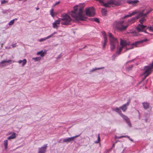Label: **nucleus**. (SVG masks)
<instances>
[{"mask_svg":"<svg viewBox=\"0 0 153 153\" xmlns=\"http://www.w3.org/2000/svg\"><path fill=\"white\" fill-rule=\"evenodd\" d=\"M85 6V4L83 3L74 6V10L70 12L69 13V14L73 18L78 20H84L87 18L86 16H94L95 12L93 7L86 8L85 10V14H83V8Z\"/></svg>","mask_w":153,"mask_h":153,"instance_id":"1","label":"nucleus"},{"mask_svg":"<svg viewBox=\"0 0 153 153\" xmlns=\"http://www.w3.org/2000/svg\"><path fill=\"white\" fill-rule=\"evenodd\" d=\"M152 10V9L147 7H145L141 9H137L132 12H129L128 14L124 16L123 18L129 17L134 16L135 14H137V18H140L142 17H146L147 15Z\"/></svg>","mask_w":153,"mask_h":153,"instance_id":"2","label":"nucleus"},{"mask_svg":"<svg viewBox=\"0 0 153 153\" xmlns=\"http://www.w3.org/2000/svg\"><path fill=\"white\" fill-rule=\"evenodd\" d=\"M143 42V41H140L130 44L129 42L120 39V46L117 47V49L118 50L116 52V54H119L123 48L125 49V51H126L128 49H132L134 47H137V45L140 43H142Z\"/></svg>","mask_w":153,"mask_h":153,"instance_id":"3","label":"nucleus"},{"mask_svg":"<svg viewBox=\"0 0 153 153\" xmlns=\"http://www.w3.org/2000/svg\"><path fill=\"white\" fill-rule=\"evenodd\" d=\"M71 20V19L69 15L65 13H63L61 15V18L59 20H56L53 22V25L54 26L55 24L58 25L60 24L61 21H62V22L61 23L62 25H67L69 24Z\"/></svg>","mask_w":153,"mask_h":153,"instance_id":"4","label":"nucleus"},{"mask_svg":"<svg viewBox=\"0 0 153 153\" xmlns=\"http://www.w3.org/2000/svg\"><path fill=\"white\" fill-rule=\"evenodd\" d=\"M123 17L122 18V19H120L119 21L114 22L113 24L114 28L118 30L121 31H124L126 30L128 26V25H123V23L124 21L122 19L125 18H124Z\"/></svg>","mask_w":153,"mask_h":153,"instance_id":"5","label":"nucleus"},{"mask_svg":"<svg viewBox=\"0 0 153 153\" xmlns=\"http://www.w3.org/2000/svg\"><path fill=\"white\" fill-rule=\"evenodd\" d=\"M108 36L110 41V48L111 51L114 50L116 47L118 45V42L117 38L114 37L112 34L109 32H108Z\"/></svg>","mask_w":153,"mask_h":153,"instance_id":"6","label":"nucleus"},{"mask_svg":"<svg viewBox=\"0 0 153 153\" xmlns=\"http://www.w3.org/2000/svg\"><path fill=\"white\" fill-rule=\"evenodd\" d=\"M153 68V62L151 64H149V65L144 67V71L141 74V75H144V77L142 79V81L151 73Z\"/></svg>","mask_w":153,"mask_h":153,"instance_id":"7","label":"nucleus"},{"mask_svg":"<svg viewBox=\"0 0 153 153\" xmlns=\"http://www.w3.org/2000/svg\"><path fill=\"white\" fill-rule=\"evenodd\" d=\"M98 1L99 2L101 3L102 5L105 7H110L112 6V5H120L119 3H117L116 1L110 0L106 3H104L103 1V0H96Z\"/></svg>","mask_w":153,"mask_h":153,"instance_id":"8","label":"nucleus"},{"mask_svg":"<svg viewBox=\"0 0 153 153\" xmlns=\"http://www.w3.org/2000/svg\"><path fill=\"white\" fill-rule=\"evenodd\" d=\"M46 53V51H45L43 52V51H39L36 53V55H39L40 54V57H33L32 58V59L34 60L35 62L39 61L41 60V57H43L44 56Z\"/></svg>","mask_w":153,"mask_h":153,"instance_id":"9","label":"nucleus"},{"mask_svg":"<svg viewBox=\"0 0 153 153\" xmlns=\"http://www.w3.org/2000/svg\"><path fill=\"white\" fill-rule=\"evenodd\" d=\"M47 147V144L44 145L43 146L39 148L38 153H45Z\"/></svg>","mask_w":153,"mask_h":153,"instance_id":"10","label":"nucleus"},{"mask_svg":"<svg viewBox=\"0 0 153 153\" xmlns=\"http://www.w3.org/2000/svg\"><path fill=\"white\" fill-rule=\"evenodd\" d=\"M139 1L138 0H127L126 2L129 4H131L132 5L135 6L137 5V4L138 3Z\"/></svg>","mask_w":153,"mask_h":153,"instance_id":"11","label":"nucleus"},{"mask_svg":"<svg viewBox=\"0 0 153 153\" xmlns=\"http://www.w3.org/2000/svg\"><path fill=\"white\" fill-rule=\"evenodd\" d=\"M121 117L123 118V119L126 121V122L127 123L128 126L130 127L131 126V124L128 118L126 116L124 115L123 114H121Z\"/></svg>","mask_w":153,"mask_h":153,"instance_id":"12","label":"nucleus"},{"mask_svg":"<svg viewBox=\"0 0 153 153\" xmlns=\"http://www.w3.org/2000/svg\"><path fill=\"white\" fill-rule=\"evenodd\" d=\"M146 27V26H144L142 24H139L137 27V29L138 32H143Z\"/></svg>","mask_w":153,"mask_h":153,"instance_id":"13","label":"nucleus"},{"mask_svg":"<svg viewBox=\"0 0 153 153\" xmlns=\"http://www.w3.org/2000/svg\"><path fill=\"white\" fill-rule=\"evenodd\" d=\"M129 103V101L128 102L126 103L120 107V108L123 111H125L127 109V107Z\"/></svg>","mask_w":153,"mask_h":153,"instance_id":"14","label":"nucleus"},{"mask_svg":"<svg viewBox=\"0 0 153 153\" xmlns=\"http://www.w3.org/2000/svg\"><path fill=\"white\" fill-rule=\"evenodd\" d=\"M102 34L103 38L104 39V43L103 44V48H104L105 46V45L107 42V38L106 37V33L104 31H102Z\"/></svg>","mask_w":153,"mask_h":153,"instance_id":"15","label":"nucleus"},{"mask_svg":"<svg viewBox=\"0 0 153 153\" xmlns=\"http://www.w3.org/2000/svg\"><path fill=\"white\" fill-rule=\"evenodd\" d=\"M27 61L26 59H24L23 60H19L18 62L20 64H21V66L22 67H24L25 65L26 64Z\"/></svg>","mask_w":153,"mask_h":153,"instance_id":"16","label":"nucleus"},{"mask_svg":"<svg viewBox=\"0 0 153 153\" xmlns=\"http://www.w3.org/2000/svg\"><path fill=\"white\" fill-rule=\"evenodd\" d=\"M72 141H73V140L72 137L64 138L62 140L63 142V143H68Z\"/></svg>","mask_w":153,"mask_h":153,"instance_id":"17","label":"nucleus"},{"mask_svg":"<svg viewBox=\"0 0 153 153\" xmlns=\"http://www.w3.org/2000/svg\"><path fill=\"white\" fill-rule=\"evenodd\" d=\"M137 15L135 17H133L132 19L128 20V22L131 24L134 23L136 19H137L139 18H137Z\"/></svg>","mask_w":153,"mask_h":153,"instance_id":"18","label":"nucleus"},{"mask_svg":"<svg viewBox=\"0 0 153 153\" xmlns=\"http://www.w3.org/2000/svg\"><path fill=\"white\" fill-rule=\"evenodd\" d=\"M6 65V63L5 60L0 62V68H2Z\"/></svg>","mask_w":153,"mask_h":153,"instance_id":"19","label":"nucleus"},{"mask_svg":"<svg viewBox=\"0 0 153 153\" xmlns=\"http://www.w3.org/2000/svg\"><path fill=\"white\" fill-rule=\"evenodd\" d=\"M16 137V133L13 132L12 134L11 135L8 137H7V139L10 140V139H13L15 138Z\"/></svg>","mask_w":153,"mask_h":153,"instance_id":"20","label":"nucleus"},{"mask_svg":"<svg viewBox=\"0 0 153 153\" xmlns=\"http://www.w3.org/2000/svg\"><path fill=\"white\" fill-rule=\"evenodd\" d=\"M4 149L5 150H6L8 148V140H4Z\"/></svg>","mask_w":153,"mask_h":153,"instance_id":"21","label":"nucleus"},{"mask_svg":"<svg viewBox=\"0 0 153 153\" xmlns=\"http://www.w3.org/2000/svg\"><path fill=\"white\" fill-rule=\"evenodd\" d=\"M143 105L144 108L146 109L148 108L149 106V104L147 102L143 103Z\"/></svg>","mask_w":153,"mask_h":153,"instance_id":"22","label":"nucleus"},{"mask_svg":"<svg viewBox=\"0 0 153 153\" xmlns=\"http://www.w3.org/2000/svg\"><path fill=\"white\" fill-rule=\"evenodd\" d=\"M120 108H115L113 109V110L118 112L120 114V115H121V114H122V113H121V111L120 110Z\"/></svg>","mask_w":153,"mask_h":153,"instance_id":"23","label":"nucleus"},{"mask_svg":"<svg viewBox=\"0 0 153 153\" xmlns=\"http://www.w3.org/2000/svg\"><path fill=\"white\" fill-rule=\"evenodd\" d=\"M53 10V9H52L50 10V15L53 17H54L55 16V13L54 12Z\"/></svg>","mask_w":153,"mask_h":153,"instance_id":"24","label":"nucleus"},{"mask_svg":"<svg viewBox=\"0 0 153 153\" xmlns=\"http://www.w3.org/2000/svg\"><path fill=\"white\" fill-rule=\"evenodd\" d=\"M103 68H104L103 67L98 68H93L90 71V72H92L94 71H95L96 70H99V69H102Z\"/></svg>","mask_w":153,"mask_h":153,"instance_id":"25","label":"nucleus"},{"mask_svg":"<svg viewBox=\"0 0 153 153\" xmlns=\"http://www.w3.org/2000/svg\"><path fill=\"white\" fill-rule=\"evenodd\" d=\"M101 11L102 15L105 16L106 15L107 13V11L106 9H105V8H102V9Z\"/></svg>","mask_w":153,"mask_h":153,"instance_id":"26","label":"nucleus"},{"mask_svg":"<svg viewBox=\"0 0 153 153\" xmlns=\"http://www.w3.org/2000/svg\"><path fill=\"white\" fill-rule=\"evenodd\" d=\"M17 18H15V19H14L11 20L9 23L8 25H13L14 24V21H15V20H17Z\"/></svg>","mask_w":153,"mask_h":153,"instance_id":"27","label":"nucleus"},{"mask_svg":"<svg viewBox=\"0 0 153 153\" xmlns=\"http://www.w3.org/2000/svg\"><path fill=\"white\" fill-rule=\"evenodd\" d=\"M6 63H9V64H11L12 63L15 62L14 61L10 59H8L7 60H5Z\"/></svg>","mask_w":153,"mask_h":153,"instance_id":"28","label":"nucleus"},{"mask_svg":"<svg viewBox=\"0 0 153 153\" xmlns=\"http://www.w3.org/2000/svg\"><path fill=\"white\" fill-rule=\"evenodd\" d=\"M56 34H57V33L56 32H55L53 33L52 34L50 35L47 36V37L48 39H49L50 38L53 37V36L54 35Z\"/></svg>","mask_w":153,"mask_h":153,"instance_id":"29","label":"nucleus"},{"mask_svg":"<svg viewBox=\"0 0 153 153\" xmlns=\"http://www.w3.org/2000/svg\"><path fill=\"white\" fill-rule=\"evenodd\" d=\"M143 18H142L141 19H140L139 22L140 23L142 24L143 23V22L146 20V19L144 17H142Z\"/></svg>","mask_w":153,"mask_h":153,"instance_id":"30","label":"nucleus"},{"mask_svg":"<svg viewBox=\"0 0 153 153\" xmlns=\"http://www.w3.org/2000/svg\"><path fill=\"white\" fill-rule=\"evenodd\" d=\"M47 39H48L47 38V37H45L44 38H41V39H39V40L38 41L39 42H41L45 41Z\"/></svg>","mask_w":153,"mask_h":153,"instance_id":"31","label":"nucleus"},{"mask_svg":"<svg viewBox=\"0 0 153 153\" xmlns=\"http://www.w3.org/2000/svg\"><path fill=\"white\" fill-rule=\"evenodd\" d=\"M54 25L53 23V26L54 28H57L58 27V25L56 24L54 25Z\"/></svg>","mask_w":153,"mask_h":153,"instance_id":"32","label":"nucleus"},{"mask_svg":"<svg viewBox=\"0 0 153 153\" xmlns=\"http://www.w3.org/2000/svg\"><path fill=\"white\" fill-rule=\"evenodd\" d=\"M59 3H60L59 1H58L56 2L53 5V7H55V6H56V5H57V4H59Z\"/></svg>","mask_w":153,"mask_h":153,"instance_id":"33","label":"nucleus"},{"mask_svg":"<svg viewBox=\"0 0 153 153\" xmlns=\"http://www.w3.org/2000/svg\"><path fill=\"white\" fill-rule=\"evenodd\" d=\"M79 135H76L75 136H74V137H72V138L73 139V140H74L75 138L76 137H79Z\"/></svg>","mask_w":153,"mask_h":153,"instance_id":"34","label":"nucleus"},{"mask_svg":"<svg viewBox=\"0 0 153 153\" xmlns=\"http://www.w3.org/2000/svg\"><path fill=\"white\" fill-rule=\"evenodd\" d=\"M7 1H5V0H2L1 1V4H3L7 2Z\"/></svg>","mask_w":153,"mask_h":153,"instance_id":"35","label":"nucleus"},{"mask_svg":"<svg viewBox=\"0 0 153 153\" xmlns=\"http://www.w3.org/2000/svg\"><path fill=\"white\" fill-rule=\"evenodd\" d=\"M132 67H133V66L132 65L129 66V67H128L127 68L128 70H129L130 69H131V68H132Z\"/></svg>","mask_w":153,"mask_h":153,"instance_id":"36","label":"nucleus"},{"mask_svg":"<svg viewBox=\"0 0 153 153\" xmlns=\"http://www.w3.org/2000/svg\"><path fill=\"white\" fill-rule=\"evenodd\" d=\"M94 20L96 22H99V20L97 18H94Z\"/></svg>","mask_w":153,"mask_h":153,"instance_id":"37","label":"nucleus"},{"mask_svg":"<svg viewBox=\"0 0 153 153\" xmlns=\"http://www.w3.org/2000/svg\"><path fill=\"white\" fill-rule=\"evenodd\" d=\"M12 45V46L13 48H15L16 46V44L15 43L14 44Z\"/></svg>","mask_w":153,"mask_h":153,"instance_id":"38","label":"nucleus"},{"mask_svg":"<svg viewBox=\"0 0 153 153\" xmlns=\"http://www.w3.org/2000/svg\"><path fill=\"white\" fill-rule=\"evenodd\" d=\"M121 137H127L128 138H129V137L128 136L123 135V136H121Z\"/></svg>","mask_w":153,"mask_h":153,"instance_id":"39","label":"nucleus"},{"mask_svg":"<svg viewBox=\"0 0 153 153\" xmlns=\"http://www.w3.org/2000/svg\"><path fill=\"white\" fill-rule=\"evenodd\" d=\"M5 48L7 49H9L11 48V47H5Z\"/></svg>","mask_w":153,"mask_h":153,"instance_id":"40","label":"nucleus"},{"mask_svg":"<svg viewBox=\"0 0 153 153\" xmlns=\"http://www.w3.org/2000/svg\"><path fill=\"white\" fill-rule=\"evenodd\" d=\"M115 138H122L121 137V136H120V137H117V136H115Z\"/></svg>","mask_w":153,"mask_h":153,"instance_id":"41","label":"nucleus"},{"mask_svg":"<svg viewBox=\"0 0 153 153\" xmlns=\"http://www.w3.org/2000/svg\"><path fill=\"white\" fill-rule=\"evenodd\" d=\"M100 140H96L95 142V143H99V142H100Z\"/></svg>","mask_w":153,"mask_h":153,"instance_id":"42","label":"nucleus"},{"mask_svg":"<svg viewBox=\"0 0 153 153\" xmlns=\"http://www.w3.org/2000/svg\"><path fill=\"white\" fill-rule=\"evenodd\" d=\"M61 56H61V54H60V55H59L58 56V57L57 58H60V57H61Z\"/></svg>","mask_w":153,"mask_h":153,"instance_id":"43","label":"nucleus"},{"mask_svg":"<svg viewBox=\"0 0 153 153\" xmlns=\"http://www.w3.org/2000/svg\"><path fill=\"white\" fill-rule=\"evenodd\" d=\"M98 140H100V135H99V134L98 135Z\"/></svg>","mask_w":153,"mask_h":153,"instance_id":"44","label":"nucleus"},{"mask_svg":"<svg viewBox=\"0 0 153 153\" xmlns=\"http://www.w3.org/2000/svg\"><path fill=\"white\" fill-rule=\"evenodd\" d=\"M115 145V143L113 144V146H112L113 147H114V146Z\"/></svg>","mask_w":153,"mask_h":153,"instance_id":"45","label":"nucleus"},{"mask_svg":"<svg viewBox=\"0 0 153 153\" xmlns=\"http://www.w3.org/2000/svg\"><path fill=\"white\" fill-rule=\"evenodd\" d=\"M39 7H37L36 8V10H39Z\"/></svg>","mask_w":153,"mask_h":153,"instance_id":"46","label":"nucleus"},{"mask_svg":"<svg viewBox=\"0 0 153 153\" xmlns=\"http://www.w3.org/2000/svg\"><path fill=\"white\" fill-rule=\"evenodd\" d=\"M129 139L131 141H133V140L132 139H131L129 138Z\"/></svg>","mask_w":153,"mask_h":153,"instance_id":"47","label":"nucleus"},{"mask_svg":"<svg viewBox=\"0 0 153 153\" xmlns=\"http://www.w3.org/2000/svg\"><path fill=\"white\" fill-rule=\"evenodd\" d=\"M2 45H3V44H1V47H2Z\"/></svg>","mask_w":153,"mask_h":153,"instance_id":"48","label":"nucleus"},{"mask_svg":"<svg viewBox=\"0 0 153 153\" xmlns=\"http://www.w3.org/2000/svg\"><path fill=\"white\" fill-rule=\"evenodd\" d=\"M145 121H147V119H146Z\"/></svg>","mask_w":153,"mask_h":153,"instance_id":"49","label":"nucleus"},{"mask_svg":"<svg viewBox=\"0 0 153 153\" xmlns=\"http://www.w3.org/2000/svg\"><path fill=\"white\" fill-rule=\"evenodd\" d=\"M117 142V141H116L115 143H116Z\"/></svg>","mask_w":153,"mask_h":153,"instance_id":"50","label":"nucleus"},{"mask_svg":"<svg viewBox=\"0 0 153 153\" xmlns=\"http://www.w3.org/2000/svg\"><path fill=\"white\" fill-rule=\"evenodd\" d=\"M25 0V1H26V0Z\"/></svg>","mask_w":153,"mask_h":153,"instance_id":"51","label":"nucleus"}]
</instances>
